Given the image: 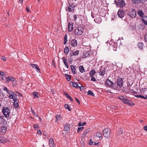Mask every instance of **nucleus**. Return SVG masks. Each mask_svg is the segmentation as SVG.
I'll return each instance as SVG.
<instances>
[{"label": "nucleus", "instance_id": "obj_16", "mask_svg": "<svg viewBox=\"0 0 147 147\" xmlns=\"http://www.w3.org/2000/svg\"><path fill=\"white\" fill-rule=\"evenodd\" d=\"M106 84L107 86L110 87H111L112 85H113V82L109 79L106 80Z\"/></svg>", "mask_w": 147, "mask_h": 147}, {"label": "nucleus", "instance_id": "obj_43", "mask_svg": "<svg viewBox=\"0 0 147 147\" xmlns=\"http://www.w3.org/2000/svg\"><path fill=\"white\" fill-rule=\"evenodd\" d=\"M70 84H72V86L73 87H75L76 88H77V87L76 86V83L75 82H74L72 81H70Z\"/></svg>", "mask_w": 147, "mask_h": 147}, {"label": "nucleus", "instance_id": "obj_40", "mask_svg": "<svg viewBox=\"0 0 147 147\" xmlns=\"http://www.w3.org/2000/svg\"><path fill=\"white\" fill-rule=\"evenodd\" d=\"M87 94L88 95H89L93 96H94V94L90 90H89L88 91Z\"/></svg>", "mask_w": 147, "mask_h": 147}, {"label": "nucleus", "instance_id": "obj_6", "mask_svg": "<svg viewBox=\"0 0 147 147\" xmlns=\"http://www.w3.org/2000/svg\"><path fill=\"white\" fill-rule=\"evenodd\" d=\"M103 135L106 138H109L110 136V129L108 128H105L103 131Z\"/></svg>", "mask_w": 147, "mask_h": 147}, {"label": "nucleus", "instance_id": "obj_27", "mask_svg": "<svg viewBox=\"0 0 147 147\" xmlns=\"http://www.w3.org/2000/svg\"><path fill=\"white\" fill-rule=\"evenodd\" d=\"M79 69L80 72L81 73H83L85 71L84 68L83 66H80L79 67Z\"/></svg>", "mask_w": 147, "mask_h": 147}, {"label": "nucleus", "instance_id": "obj_41", "mask_svg": "<svg viewBox=\"0 0 147 147\" xmlns=\"http://www.w3.org/2000/svg\"><path fill=\"white\" fill-rule=\"evenodd\" d=\"M61 117V115H57L55 116V118L56 119V121H58L59 120H60L59 119H60Z\"/></svg>", "mask_w": 147, "mask_h": 147}, {"label": "nucleus", "instance_id": "obj_64", "mask_svg": "<svg viewBox=\"0 0 147 147\" xmlns=\"http://www.w3.org/2000/svg\"><path fill=\"white\" fill-rule=\"evenodd\" d=\"M85 145L84 143L83 142L81 144V147H84Z\"/></svg>", "mask_w": 147, "mask_h": 147}, {"label": "nucleus", "instance_id": "obj_14", "mask_svg": "<svg viewBox=\"0 0 147 147\" xmlns=\"http://www.w3.org/2000/svg\"><path fill=\"white\" fill-rule=\"evenodd\" d=\"M74 29L73 27V23L71 22H70L68 24V30L69 32L71 31Z\"/></svg>", "mask_w": 147, "mask_h": 147}, {"label": "nucleus", "instance_id": "obj_7", "mask_svg": "<svg viewBox=\"0 0 147 147\" xmlns=\"http://www.w3.org/2000/svg\"><path fill=\"white\" fill-rule=\"evenodd\" d=\"M116 83L117 84V85L118 86L121 88L122 87L123 85V78L120 77L119 76H118L117 77Z\"/></svg>", "mask_w": 147, "mask_h": 147}, {"label": "nucleus", "instance_id": "obj_3", "mask_svg": "<svg viewBox=\"0 0 147 147\" xmlns=\"http://www.w3.org/2000/svg\"><path fill=\"white\" fill-rule=\"evenodd\" d=\"M118 98L120 99L121 100L122 102L124 104H128L129 105L133 106L134 105V103L129 101L128 99L125 98L123 96H119Z\"/></svg>", "mask_w": 147, "mask_h": 147}, {"label": "nucleus", "instance_id": "obj_45", "mask_svg": "<svg viewBox=\"0 0 147 147\" xmlns=\"http://www.w3.org/2000/svg\"><path fill=\"white\" fill-rule=\"evenodd\" d=\"M118 86L117 85H116L115 84H114L113 83V85H112V86L111 87L113 89L116 90Z\"/></svg>", "mask_w": 147, "mask_h": 147}, {"label": "nucleus", "instance_id": "obj_30", "mask_svg": "<svg viewBox=\"0 0 147 147\" xmlns=\"http://www.w3.org/2000/svg\"><path fill=\"white\" fill-rule=\"evenodd\" d=\"M32 94L34 95V98H38L40 96L38 92H34L32 93Z\"/></svg>", "mask_w": 147, "mask_h": 147}, {"label": "nucleus", "instance_id": "obj_36", "mask_svg": "<svg viewBox=\"0 0 147 147\" xmlns=\"http://www.w3.org/2000/svg\"><path fill=\"white\" fill-rule=\"evenodd\" d=\"M64 94L65 96H66L67 98L69 99L71 101H73V99L67 93L65 92L64 93Z\"/></svg>", "mask_w": 147, "mask_h": 147}, {"label": "nucleus", "instance_id": "obj_39", "mask_svg": "<svg viewBox=\"0 0 147 147\" xmlns=\"http://www.w3.org/2000/svg\"><path fill=\"white\" fill-rule=\"evenodd\" d=\"M67 35H65L64 38L63 44L65 45L67 43Z\"/></svg>", "mask_w": 147, "mask_h": 147}, {"label": "nucleus", "instance_id": "obj_25", "mask_svg": "<svg viewBox=\"0 0 147 147\" xmlns=\"http://www.w3.org/2000/svg\"><path fill=\"white\" fill-rule=\"evenodd\" d=\"M135 96L136 97L142 98L144 99H147V95L146 96V97L143 96L141 95L140 94H137L135 95Z\"/></svg>", "mask_w": 147, "mask_h": 147}, {"label": "nucleus", "instance_id": "obj_21", "mask_svg": "<svg viewBox=\"0 0 147 147\" xmlns=\"http://www.w3.org/2000/svg\"><path fill=\"white\" fill-rule=\"evenodd\" d=\"M90 128H88L84 132L83 134L82 135V137L84 138L86 136L87 133H88L90 131Z\"/></svg>", "mask_w": 147, "mask_h": 147}, {"label": "nucleus", "instance_id": "obj_35", "mask_svg": "<svg viewBox=\"0 0 147 147\" xmlns=\"http://www.w3.org/2000/svg\"><path fill=\"white\" fill-rule=\"evenodd\" d=\"M65 77L66 80L68 81H69L71 79V76L70 75L65 74Z\"/></svg>", "mask_w": 147, "mask_h": 147}, {"label": "nucleus", "instance_id": "obj_59", "mask_svg": "<svg viewBox=\"0 0 147 147\" xmlns=\"http://www.w3.org/2000/svg\"><path fill=\"white\" fill-rule=\"evenodd\" d=\"M37 133L38 134L41 135L42 134V132L41 130L38 129L37 131Z\"/></svg>", "mask_w": 147, "mask_h": 147}, {"label": "nucleus", "instance_id": "obj_46", "mask_svg": "<svg viewBox=\"0 0 147 147\" xmlns=\"http://www.w3.org/2000/svg\"><path fill=\"white\" fill-rule=\"evenodd\" d=\"M84 129V127H78V132L80 131H82V130H83Z\"/></svg>", "mask_w": 147, "mask_h": 147}, {"label": "nucleus", "instance_id": "obj_55", "mask_svg": "<svg viewBox=\"0 0 147 147\" xmlns=\"http://www.w3.org/2000/svg\"><path fill=\"white\" fill-rule=\"evenodd\" d=\"M11 94L12 96H16V97H17V94L16 93H15L12 91V92L11 93Z\"/></svg>", "mask_w": 147, "mask_h": 147}, {"label": "nucleus", "instance_id": "obj_22", "mask_svg": "<svg viewBox=\"0 0 147 147\" xmlns=\"http://www.w3.org/2000/svg\"><path fill=\"white\" fill-rule=\"evenodd\" d=\"M7 140L3 137H0V143H4L7 142Z\"/></svg>", "mask_w": 147, "mask_h": 147}, {"label": "nucleus", "instance_id": "obj_29", "mask_svg": "<svg viewBox=\"0 0 147 147\" xmlns=\"http://www.w3.org/2000/svg\"><path fill=\"white\" fill-rule=\"evenodd\" d=\"M96 72L94 69H93L91 70L89 72V75L91 77L93 76L96 73Z\"/></svg>", "mask_w": 147, "mask_h": 147}, {"label": "nucleus", "instance_id": "obj_38", "mask_svg": "<svg viewBox=\"0 0 147 147\" xmlns=\"http://www.w3.org/2000/svg\"><path fill=\"white\" fill-rule=\"evenodd\" d=\"M69 47H66L64 49V52L65 53H66V54H67L69 53Z\"/></svg>", "mask_w": 147, "mask_h": 147}, {"label": "nucleus", "instance_id": "obj_61", "mask_svg": "<svg viewBox=\"0 0 147 147\" xmlns=\"http://www.w3.org/2000/svg\"><path fill=\"white\" fill-rule=\"evenodd\" d=\"M112 108L115 110L117 109V106H113L112 107Z\"/></svg>", "mask_w": 147, "mask_h": 147}, {"label": "nucleus", "instance_id": "obj_50", "mask_svg": "<svg viewBox=\"0 0 147 147\" xmlns=\"http://www.w3.org/2000/svg\"><path fill=\"white\" fill-rule=\"evenodd\" d=\"M33 125L34 128L35 130H36L38 128V124H34Z\"/></svg>", "mask_w": 147, "mask_h": 147}, {"label": "nucleus", "instance_id": "obj_1", "mask_svg": "<svg viewBox=\"0 0 147 147\" xmlns=\"http://www.w3.org/2000/svg\"><path fill=\"white\" fill-rule=\"evenodd\" d=\"M84 32V28L83 27L78 25L76 27L74 33L78 36L82 35Z\"/></svg>", "mask_w": 147, "mask_h": 147}, {"label": "nucleus", "instance_id": "obj_9", "mask_svg": "<svg viewBox=\"0 0 147 147\" xmlns=\"http://www.w3.org/2000/svg\"><path fill=\"white\" fill-rule=\"evenodd\" d=\"M117 13L118 16L121 18L123 17L125 15V13L124 11L120 9L118 11Z\"/></svg>", "mask_w": 147, "mask_h": 147}, {"label": "nucleus", "instance_id": "obj_32", "mask_svg": "<svg viewBox=\"0 0 147 147\" xmlns=\"http://www.w3.org/2000/svg\"><path fill=\"white\" fill-rule=\"evenodd\" d=\"M68 5H69V6H70L71 7H72V10L73 11L72 12H74V11L75 10V5H74V4L73 3H68Z\"/></svg>", "mask_w": 147, "mask_h": 147}, {"label": "nucleus", "instance_id": "obj_51", "mask_svg": "<svg viewBox=\"0 0 147 147\" xmlns=\"http://www.w3.org/2000/svg\"><path fill=\"white\" fill-rule=\"evenodd\" d=\"M19 106L18 104H13V107L14 108H18Z\"/></svg>", "mask_w": 147, "mask_h": 147}, {"label": "nucleus", "instance_id": "obj_49", "mask_svg": "<svg viewBox=\"0 0 147 147\" xmlns=\"http://www.w3.org/2000/svg\"><path fill=\"white\" fill-rule=\"evenodd\" d=\"M72 7H71L70 6H69H69L68 8V11L69 12H72V11H73L72 9Z\"/></svg>", "mask_w": 147, "mask_h": 147}, {"label": "nucleus", "instance_id": "obj_42", "mask_svg": "<svg viewBox=\"0 0 147 147\" xmlns=\"http://www.w3.org/2000/svg\"><path fill=\"white\" fill-rule=\"evenodd\" d=\"M79 51L76 50V51H74L73 52H72V55H74V56H76V55H78L79 54Z\"/></svg>", "mask_w": 147, "mask_h": 147}, {"label": "nucleus", "instance_id": "obj_13", "mask_svg": "<svg viewBox=\"0 0 147 147\" xmlns=\"http://www.w3.org/2000/svg\"><path fill=\"white\" fill-rule=\"evenodd\" d=\"M141 21L145 25H147V16H144L142 18Z\"/></svg>", "mask_w": 147, "mask_h": 147}, {"label": "nucleus", "instance_id": "obj_58", "mask_svg": "<svg viewBox=\"0 0 147 147\" xmlns=\"http://www.w3.org/2000/svg\"><path fill=\"white\" fill-rule=\"evenodd\" d=\"M75 100H76V101L78 103L79 105H80V102L79 101V100L76 97H75Z\"/></svg>", "mask_w": 147, "mask_h": 147}, {"label": "nucleus", "instance_id": "obj_20", "mask_svg": "<svg viewBox=\"0 0 147 147\" xmlns=\"http://www.w3.org/2000/svg\"><path fill=\"white\" fill-rule=\"evenodd\" d=\"M6 122V119L4 118V117L3 115H1L0 117V123H4Z\"/></svg>", "mask_w": 147, "mask_h": 147}, {"label": "nucleus", "instance_id": "obj_48", "mask_svg": "<svg viewBox=\"0 0 147 147\" xmlns=\"http://www.w3.org/2000/svg\"><path fill=\"white\" fill-rule=\"evenodd\" d=\"M94 145H96L98 144V143H96L95 142H93L90 139V142H89V144L90 145H92L93 144Z\"/></svg>", "mask_w": 147, "mask_h": 147}, {"label": "nucleus", "instance_id": "obj_26", "mask_svg": "<svg viewBox=\"0 0 147 147\" xmlns=\"http://www.w3.org/2000/svg\"><path fill=\"white\" fill-rule=\"evenodd\" d=\"M143 0H132V2L133 4L138 3H143Z\"/></svg>", "mask_w": 147, "mask_h": 147}, {"label": "nucleus", "instance_id": "obj_37", "mask_svg": "<svg viewBox=\"0 0 147 147\" xmlns=\"http://www.w3.org/2000/svg\"><path fill=\"white\" fill-rule=\"evenodd\" d=\"M64 107L66 109H68L69 111H70L71 110V109L69 107V105L67 104H65L64 105Z\"/></svg>", "mask_w": 147, "mask_h": 147}, {"label": "nucleus", "instance_id": "obj_18", "mask_svg": "<svg viewBox=\"0 0 147 147\" xmlns=\"http://www.w3.org/2000/svg\"><path fill=\"white\" fill-rule=\"evenodd\" d=\"M94 21L97 23H100L101 22V18L99 16H96L95 18L94 19Z\"/></svg>", "mask_w": 147, "mask_h": 147}, {"label": "nucleus", "instance_id": "obj_28", "mask_svg": "<svg viewBox=\"0 0 147 147\" xmlns=\"http://www.w3.org/2000/svg\"><path fill=\"white\" fill-rule=\"evenodd\" d=\"M9 97L10 98L12 99L13 101L18 99L17 97H16V96H12L11 94V93H10V94H9Z\"/></svg>", "mask_w": 147, "mask_h": 147}, {"label": "nucleus", "instance_id": "obj_11", "mask_svg": "<svg viewBox=\"0 0 147 147\" xmlns=\"http://www.w3.org/2000/svg\"><path fill=\"white\" fill-rule=\"evenodd\" d=\"M69 126V124H68L67 123L65 124L64 126V130L66 133H68L69 131L70 128Z\"/></svg>", "mask_w": 147, "mask_h": 147}, {"label": "nucleus", "instance_id": "obj_56", "mask_svg": "<svg viewBox=\"0 0 147 147\" xmlns=\"http://www.w3.org/2000/svg\"><path fill=\"white\" fill-rule=\"evenodd\" d=\"M73 18H74V21H76V19L77 18V15H74L73 17Z\"/></svg>", "mask_w": 147, "mask_h": 147}, {"label": "nucleus", "instance_id": "obj_57", "mask_svg": "<svg viewBox=\"0 0 147 147\" xmlns=\"http://www.w3.org/2000/svg\"><path fill=\"white\" fill-rule=\"evenodd\" d=\"M91 80L92 81H94V82H95L96 81L95 78L93 76H92V78H91Z\"/></svg>", "mask_w": 147, "mask_h": 147}, {"label": "nucleus", "instance_id": "obj_24", "mask_svg": "<svg viewBox=\"0 0 147 147\" xmlns=\"http://www.w3.org/2000/svg\"><path fill=\"white\" fill-rule=\"evenodd\" d=\"M144 46V44L142 42H140L138 44V47L141 50H142L143 49Z\"/></svg>", "mask_w": 147, "mask_h": 147}, {"label": "nucleus", "instance_id": "obj_15", "mask_svg": "<svg viewBox=\"0 0 147 147\" xmlns=\"http://www.w3.org/2000/svg\"><path fill=\"white\" fill-rule=\"evenodd\" d=\"M71 45L73 47H76L77 45V41L76 39H72L71 42Z\"/></svg>", "mask_w": 147, "mask_h": 147}, {"label": "nucleus", "instance_id": "obj_31", "mask_svg": "<svg viewBox=\"0 0 147 147\" xmlns=\"http://www.w3.org/2000/svg\"><path fill=\"white\" fill-rule=\"evenodd\" d=\"M97 13L96 12H95V11H92L91 12V16L93 18H94V17H96V16H97Z\"/></svg>", "mask_w": 147, "mask_h": 147}, {"label": "nucleus", "instance_id": "obj_17", "mask_svg": "<svg viewBox=\"0 0 147 147\" xmlns=\"http://www.w3.org/2000/svg\"><path fill=\"white\" fill-rule=\"evenodd\" d=\"M30 65L33 68H36L37 69V71L38 72H40V70L39 69L38 66L36 64H30Z\"/></svg>", "mask_w": 147, "mask_h": 147}, {"label": "nucleus", "instance_id": "obj_52", "mask_svg": "<svg viewBox=\"0 0 147 147\" xmlns=\"http://www.w3.org/2000/svg\"><path fill=\"white\" fill-rule=\"evenodd\" d=\"M144 40L146 42H147V32L144 36Z\"/></svg>", "mask_w": 147, "mask_h": 147}, {"label": "nucleus", "instance_id": "obj_12", "mask_svg": "<svg viewBox=\"0 0 147 147\" xmlns=\"http://www.w3.org/2000/svg\"><path fill=\"white\" fill-rule=\"evenodd\" d=\"M105 69L104 67L101 66L99 71V73L101 75L104 76L105 74Z\"/></svg>", "mask_w": 147, "mask_h": 147}, {"label": "nucleus", "instance_id": "obj_10", "mask_svg": "<svg viewBox=\"0 0 147 147\" xmlns=\"http://www.w3.org/2000/svg\"><path fill=\"white\" fill-rule=\"evenodd\" d=\"M49 144L50 147H55L53 140L52 138H51L49 139Z\"/></svg>", "mask_w": 147, "mask_h": 147}, {"label": "nucleus", "instance_id": "obj_54", "mask_svg": "<svg viewBox=\"0 0 147 147\" xmlns=\"http://www.w3.org/2000/svg\"><path fill=\"white\" fill-rule=\"evenodd\" d=\"M13 101H14L13 103L14 104H18L19 102V100L18 99L14 100Z\"/></svg>", "mask_w": 147, "mask_h": 147}, {"label": "nucleus", "instance_id": "obj_53", "mask_svg": "<svg viewBox=\"0 0 147 147\" xmlns=\"http://www.w3.org/2000/svg\"><path fill=\"white\" fill-rule=\"evenodd\" d=\"M72 59L71 58H69L68 61L69 63L70 64H71L72 63Z\"/></svg>", "mask_w": 147, "mask_h": 147}, {"label": "nucleus", "instance_id": "obj_33", "mask_svg": "<svg viewBox=\"0 0 147 147\" xmlns=\"http://www.w3.org/2000/svg\"><path fill=\"white\" fill-rule=\"evenodd\" d=\"M2 90L7 92V93H8L9 95L10 94V93L12 92V91L11 90L9 91L7 88L5 87H3L2 88Z\"/></svg>", "mask_w": 147, "mask_h": 147}, {"label": "nucleus", "instance_id": "obj_34", "mask_svg": "<svg viewBox=\"0 0 147 147\" xmlns=\"http://www.w3.org/2000/svg\"><path fill=\"white\" fill-rule=\"evenodd\" d=\"M96 136L97 137L99 138L100 139L102 138V135L101 133H100V132H96Z\"/></svg>", "mask_w": 147, "mask_h": 147}, {"label": "nucleus", "instance_id": "obj_5", "mask_svg": "<svg viewBox=\"0 0 147 147\" xmlns=\"http://www.w3.org/2000/svg\"><path fill=\"white\" fill-rule=\"evenodd\" d=\"M6 80V82L7 83L9 81H11L12 83L13 86L15 87L16 84V79L14 78L11 76H9L5 78Z\"/></svg>", "mask_w": 147, "mask_h": 147}, {"label": "nucleus", "instance_id": "obj_23", "mask_svg": "<svg viewBox=\"0 0 147 147\" xmlns=\"http://www.w3.org/2000/svg\"><path fill=\"white\" fill-rule=\"evenodd\" d=\"M71 68L72 72L74 74H75L76 73V69L75 67L73 65H71Z\"/></svg>", "mask_w": 147, "mask_h": 147}, {"label": "nucleus", "instance_id": "obj_44", "mask_svg": "<svg viewBox=\"0 0 147 147\" xmlns=\"http://www.w3.org/2000/svg\"><path fill=\"white\" fill-rule=\"evenodd\" d=\"M62 60L65 65L67 64L68 63L65 57H64L62 58Z\"/></svg>", "mask_w": 147, "mask_h": 147}, {"label": "nucleus", "instance_id": "obj_60", "mask_svg": "<svg viewBox=\"0 0 147 147\" xmlns=\"http://www.w3.org/2000/svg\"><path fill=\"white\" fill-rule=\"evenodd\" d=\"M120 131L118 132L117 133L118 135H120L123 133V131L122 129H120Z\"/></svg>", "mask_w": 147, "mask_h": 147}, {"label": "nucleus", "instance_id": "obj_63", "mask_svg": "<svg viewBox=\"0 0 147 147\" xmlns=\"http://www.w3.org/2000/svg\"><path fill=\"white\" fill-rule=\"evenodd\" d=\"M143 128L145 131H147V125L144 126Z\"/></svg>", "mask_w": 147, "mask_h": 147}, {"label": "nucleus", "instance_id": "obj_47", "mask_svg": "<svg viewBox=\"0 0 147 147\" xmlns=\"http://www.w3.org/2000/svg\"><path fill=\"white\" fill-rule=\"evenodd\" d=\"M76 86L77 87V88H78L81 87H82V85L80 83H78L77 82H76Z\"/></svg>", "mask_w": 147, "mask_h": 147}, {"label": "nucleus", "instance_id": "obj_4", "mask_svg": "<svg viewBox=\"0 0 147 147\" xmlns=\"http://www.w3.org/2000/svg\"><path fill=\"white\" fill-rule=\"evenodd\" d=\"M127 15L131 18H135L136 15V11L134 9H130L129 10Z\"/></svg>", "mask_w": 147, "mask_h": 147}, {"label": "nucleus", "instance_id": "obj_62", "mask_svg": "<svg viewBox=\"0 0 147 147\" xmlns=\"http://www.w3.org/2000/svg\"><path fill=\"white\" fill-rule=\"evenodd\" d=\"M1 76H5V74L4 72H2L1 71Z\"/></svg>", "mask_w": 147, "mask_h": 147}, {"label": "nucleus", "instance_id": "obj_8", "mask_svg": "<svg viewBox=\"0 0 147 147\" xmlns=\"http://www.w3.org/2000/svg\"><path fill=\"white\" fill-rule=\"evenodd\" d=\"M125 3L124 0H118L117 6L120 7H123L125 5Z\"/></svg>", "mask_w": 147, "mask_h": 147}, {"label": "nucleus", "instance_id": "obj_2", "mask_svg": "<svg viewBox=\"0 0 147 147\" xmlns=\"http://www.w3.org/2000/svg\"><path fill=\"white\" fill-rule=\"evenodd\" d=\"M2 112L6 118H9V116L11 112L9 108L6 107H3L2 109Z\"/></svg>", "mask_w": 147, "mask_h": 147}, {"label": "nucleus", "instance_id": "obj_19", "mask_svg": "<svg viewBox=\"0 0 147 147\" xmlns=\"http://www.w3.org/2000/svg\"><path fill=\"white\" fill-rule=\"evenodd\" d=\"M137 13L138 15L142 18L144 16V14L142 10H139L137 11Z\"/></svg>", "mask_w": 147, "mask_h": 147}]
</instances>
